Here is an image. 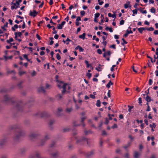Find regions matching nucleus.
Masks as SVG:
<instances>
[{
	"instance_id": "obj_13",
	"label": "nucleus",
	"mask_w": 158,
	"mask_h": 158,
	"mask_svg": "<svg viewBox=\"0 0 158 158\" xmlns=\"http://www.w3.org/2000/svg\"><path fill=\"white\" fill-rule=\"evenodd\" d=\"M37 14V12L35 10H34L33 12L31 11H30V13L29 15L30 16H32L34 17H35Z\"/></svg>"
},
{
	"instance_id": "obj_46",
	"label": "nucleus",
	"mask_w": 158,
	"mask_h": 158,
	"mask_svg": "<svg viewBox=\"0 0 158 158\" xmlns=\"http://www.w3.org/2000/svg\"><path fill=\"white\" fill-rule=\"evenodd\" d=\"M118 127L117 125L116 124H114V125L112 127V128L113 129L116 128Z\"/></svg>"
},
{
	"instance_id": "obj_39",
	"label": "nucleus",
	"mask_w": 158,
	"mask_h": 158,
	"mask_svg": "<svg viewBox=\"0 0 158 158\" xmlns=\"http://www.w3.org/2000/svg\"><path fill=\"white\" fill-rule=\"evenodd\" d=\"M56 58L58 60H59L61 59V57L59 53H57L56 56Z\"/></svg>"
},
{
	"instance_id": "obj_17",
	"label": "nucleus",
	"mask_w": 158,
	"mask_h": 158,
	"mask_svg": "<svg viewBox=\"0 0 158 158\" xmlns=\"http://www.w3.org/2000/svg\"><path fill=\"white\" fill-rule=\"evenodd\" d=\"M75 49L76 50L79 49V51L80 52H83L84 51V49H83L82 47L79 45L77 46V47L75 48Z\"/></svg>"
},
{
	"instance_id": "obj_12",
	"label": "nucleus",
	"mask_w": 158,
	"mask_h": 158,
	"mask_svg": "<svg viewBox=\"0 0 158 158\" xmlns=\"http://www.w3.org/2000/svg\"><path fill=\"white\" fill-rule=\"evenodd\" d=\"M65 23V22L64 21H63L61 24H59L58 26L57 27V28L59 29H62Z\"/></svg>"
},
{
	"instance_id": "obj_50",
	"label": "nucleus",
	"mask_w": 158,
	"mask_h": 158,
	"mask_svg": "<svg viewBox=\"0 0 158 158\" xmlns=\"http://www.w3.org/2000/svg\"><path fill=\"white\" fill-rule=\"evenodd\" d=\"M97 52L99 54H101L102 53V51L100 49H98L97 50Z\"/></svg>"
},
{
	"instance_id": "obj_38",
	"label": "nucleus",
	"mask_w": 158,
	"mask_h": 158,
	"mask_svg": "<svg viewBox=\"0 0 158 158\" xmlns=\"http://www.w3.org/2000/svg\"><path fill=\"white\" fill-rule=\"evenodd\" d=\"M55 121L54 120H51L49 122V124L51 125L54 123Z\"/></svg>"
},
{
	"instance_id": "obj_30",
	"label": "nucleus",
	"mask_w": 158,
	"mask_h": 158,
	"mask_svg": "<svg viewBox=\"0 0 158 158\" xmlns=\"http://www.w3.org/2000/svg\"><path fill=\"white\" fill-rule=\"evenodd\" d=\"M101 65L99 64L98 65V68H96L95 69H96L98 71H102V69L100 67Z\"/></svg>"
},
{
	"instance_id": "obj_25",
	"label": "nucleus",
	"mask_w": 158,
	"mask_h": 158,
	"mask_svg": "<svg viewBox=\"0 0 158 158\" xmlns=\"http://www.w3.org/2000/svg\"><path fill=\"white\" fill-rule=\"evenodd\" d=\"M113 83L112 82L110 81L106 85V86L107 88H109L110 87L111 85H113Z\"/></svg>"
},
{
	"instance_id": "obj_6",
	"label": "nucleus",
	"mask_w": 158,
	"mask_h": 158,
	"mask_svg": "<svg viewBox=\"0 0 158 158\" xmlns=\"http://www.w3.org/2000/svg\"><path fill=\"white\" fill-rule=\"evenodd\" d=\"M15 0H13V2L11 3V4L12 6L11 7V9L12 10H13L14 9H17V8L19 7L18 4L17 3V2H16L15 3H13Z\"/></svg>"
},
{
	"instance_id": "obj_4",
	"label": "nucleus",
	"mask_w": 158,
	"mask_h": 158,
	"mask_svg": "<svg viewBox=\"0 0 158 158\" xmlns=\"http://www.w3.org/2000/svg\"><path fill=\"white\" fill-rule=\"evenodd\" d=\"M86 142L87 144H88V139L86 138H82L77 140V143H81L82 142Z\"/></svg>"
},
{
	"instance_id": "obj_3",
	"label": "nucleus",
	"mask_w": 158,
	"mask_h": 158,
	"mask_svg": "<svg viewBox=\"0 0 158 158\" xmlns=\"http://www.w3.org/2000/svg\"><path fill=\"white\" fill-rule=\"evenodd\" d=\"M50 135L48 134L46 135L44 137L43 139L40 142L41 145H44L45 142L50 139Z\"/></svg>"
},
{
	"instance_id": "obj_23",
	"label": "nucleus",
	"mask_w": 158,
	"mask_h": 158,
	"mask_svg": "<svg viewBox=\"0 0 158 158\" xmlns=\"http://www.w3.org/2000/svg\"><path fill=\"white\" fill-rule=\"evenodd\" d=\"M86 118V117H84L81 118V122L82 123L81 125L83 127H84L85 126V124L83 123V122L85 119Z\"/></svg>"
},
{
	"instance_id": "obj_22",
	"label": "nucleus",
	"mask_w": 158,
	"mask_h": 158,
	"mask_svg": "<svg viewBox=\"0 0 158 158\" xmlns=\"http://www.w3.org/2000/svg\"><path fill=\"white\" fill-rule=\"evenodd\" d=\"M145 99L147 102H150L152 100L151 97L148 95H147Z\"/></svg>"
},
{
	"instance_id": "obj_11",
	"label": "nucleus",
	"mask_w": 158,
	"mask_h": 158,
	"mask_svg": "<svg viewBox=\"0 0 158 158\" xmlns=\"http://www.w3.org/2000/svg\"><path fill=\"white\" fill-rule=\"evenodd\" d=\"M40 153L38 152H36L35 153V155L33 156H32V158H41L40 157Z\"/></svg>"
},
{
	"instance_id": "obj_53",
	"label": "nucleus",
	"mask_w": 158,
	"mask_h": 158,
	"mask_svg": "<svg viewBox=\"0 0 158 158\" xmlns=\"http://www.w3.org/2000/svg\"><path fill=\"white\" fill-rule=\"evenodd\" d=\"M22 35V33L21 32H18L17 33V35L19 37H21Z\"/></svg>"
},
{
	"instance_id": "obj_16",
	"label": "nucleus",
	"mask_w": 158,
	"mask_h": 158,
	"mask_svg": "<svg viewBox=\"0 0 158 158\" xmlns=\"http://www.w3.org/2000/svg\"><path fill=\"white\" fill-rule=\"evenodd\" d=\"M38 91L40 93H44L45 92V90L44 88L42 87H39L38 89Z\"/></svg>"
},
{
	"instance_id": "obj_7",
	"label": "nucleus",
	"mask_w": 158,
	"mask_h": 158,
	"mask_svg": "<svg viewBox=\"0 0 158 158\" xmlns=\"http://www.w3.org/2000/svg\"><path fill=\"white\" fill-rule=\"evenodd\" d=\"M10 100V98L6 94L4 96L3 99L2 101L4 103H7V102Z\"/></svg>"
},
{
	"instance_id": "obj_47",
	"label": "nucleus",
	"mask_w": 158,
	"mask_h": 158,
	"mask_svg": "<svg viewBox=\"0 0 158 158\" xmlns=\"http://www.w3.org/2000/svg\"><path fill=\"white\" fill-rule=\"evenodd\" d=\"M124 20H122L120 21L119 24L120 25H123L124 24Z\"/></svg>"
},
{
	"instance_id": "obj_21",
	"label": "nucleus",
	"mask_w": 158,
	"mask_h": 158,
	"mask_svg": "<svg viewBox=\"0 0 158 158\" xmlns=\"http://www.w3.org/2000/svg\"><path fill=\"white\" fill-rule=\"evenodd\" d=\"M150 127L152 128V131H154L153 128H155L156 127V125L155 123H153V124H150Z\"/></svg>"
},
{
	"instance_id": "obj_31",
	"label": "nucleus",
	"mask_w": 158,
	"mask_h": 158,
	"mask_svg": "<svg viewBox=\"0 0 158 158\" xmlns=\"http://www.w3.org/2000/svg\"><path fill=\"white\" fill-rule=\"evenodd\" d=\"M122 40L123 41V43H121V44L123 46H124V44H127V42L124 39V38H122Z\"/></svg>"
},
{
	"instance_id": "obj_37",
	"label": "nucleus",
	"mask_w": 158,
	"mask_h": 158,
	"mask_svg": "<svg viewBox=\"0 0 158 158\" xmlns=\"http://www.w3.org/2000/svg\"><path fill=\"white\" fill-rule=\"evenodd\" d=\"M19 74L21 76L22 75L26 73V72L24 71H20L19 72Z\"/></svg>"
},
{
	"instance_id": "obj_27",
	"label": "nucleus",
	"mask_w": 158,
	"mask_h": 158,
	"mask_svg": "<svg viewBox=\"0 0 158 158\" xmlns=\"http://www.w3.org/2000/svg\"><path fill=\"white\" fill-rule=\"evenodd\" d=\"M12 57L13 56H10L8 57L6 55L4 56V57L5 58L6 61L8 59H11L12 58Z\"/></svg>"
},
{
	"instance_id": "obj_63",
	"label": "nucleus",
	"mask_w": 158,
	"mask_h": 158,
	"mask_svg": "<svg viewBox=\"0 0 158 158\" xmlns=\"http://www.w3.org/2000/svg\"><path fill=\"white\" fill-rule=\"evenodd\" d=\"M90 97L91 98H93V99L95 98V97L94 95L92 94H91L90 95Z\"/></svg>"
},
{
	"instance_id": "obj_2",
	"label": "nucleus",
	"mask_w": 158,
	"mask_h": 158,
	"mask_svg": "<svg viewBox=\"0 0 158 158\" xmlns=\"http://www.w3.org/2000/svg\"><path fill=\"white\" fill-rule=\"evenodd\" d=\"M58 86L60 88L62 87L63 88V90L62 91V94H64L66 91V88H68V89H70V87L67 84H64L62 81H58L57 84Z\"/></svg>"
},
{
	"instance_id": "obj_64",
	"label": "nucleus",
	"mask_w": 158,
	"mask_h": 158,
	"mask_svg": "<svg viewBox=\"0 0 158 158\" xmlns=\"http://www.w3.org/2000/svg\"><path fill=\"white\" fill-rule=\"evenodd\" d=\"M106 53L107 55H108L109 56H110L111 53V52L110 51H108L106 52Z\"/></svg>"
},
{
	"instance_id": "obj_26",
	"label": "nucleus",
	"mask_w": 158,
	"mask_h": 158,
	"mask_svg": "<svg viewBox=\"0 0 158 158\" xmlns=\"http://www.w3.org/2000/svg\"><path fill=\"white\" fill-rule=\"evenodd\" d=\"M101 103L100 100H98L97 101L96 105L98 107H99L100 106Z\"/></svg>"
},
{
	"instance_id": "obj_58",
	"label": "nucleus",
	"mask_w": 158,
	"mask_h": 158,
	"mask_svg": "<svg viewBox=\"0 0 158 158\" xmlns=\"http://www.w3.org/2000/svg\"><path fill=\"white\" fill-rule=\"evenodd\" d=\"M115 46H116V45L115 44H114L111 45L110 46V48H113L114 49H115V48H116Z\"/></svg>"
},
{
	"instance_id": "obj_44",
	"label": "nucleus",
	"mask_w": 158,
	"mask_h": 158,
	"mask_svg": "<svg viewBox=\"0 0 158 158\" xmlns=\"http://www.w3.org/2000/svg\"><path fill=\"white\" fill-rule=\"evenodd\" d=\"M147 30L149 31H152L154 30V29L152 27H150L149 28H147Z\"/></svg>"
},
{
	"instance_id": "obj_61",
	"label": "nucleus",
	"mask_w": 158,
	"mask_h": 158,
	"mask_svg": "<svg viewBox=\"0 0 158 158\" xmlns=\"http://www.w3.org/2000/svg\"><path fill=\"white\" fill-rule=\"evenodd\" d=\"M156 54L157 55L156 58L158 59V48H157L156 49Z\"/></svg>"
},
{
	"instance_id": "obj_51",
	"label": "nucleus",
	"mask_w": 158,
	"mask_h": 158,
	"mask_svg": "<svg viewBox=\"0 0 158 158\" xmlns=\"http://www.w3.org/2000/svg\"><path fill=\"white\" fill-rule=\"evenodd\" d=\"M132 12L134 14H137V13L138 11L136 9H135L132 10Z\"/></svg>"
},
{
	"instance_id": "obj_41",
	"label": "nucleus",
	"mask_w": 158,
	"mask_h": 158,
	"mask_svg": "<svg viewBox=\"0 0 158 158\" xmlns=\"http://www.w3.org/2000/svg\"><path fill=\"white\" fill-rule=\"evenodd\" d=\"M85 63L87 65L86 66L87 67V68H89L90 65L89 64L88 61L87 60H86L85 61Z\"/></svg>"
},
{
	"instance_id": "obj_57",
	"label": "nucleus",
	"mask_w": 158,
	"mask_h": 158,
	"mask_svg": "<svg viewBox=\"0 0 158 158\" xmlns=\"http://www.w3.org/2000/svg\"><path fill=\"white\" fill-rule=\"evenodd\" d=\"M7 90L5 89H3L1 90V92H6L7 91Z\"/></svg>"
},
{
	"instance_id": "obj_49",
	"label": "nucleus",
	"mask_w": 158,
	"mask_h": 158,
	"mask_svg": "<svg viewBox=\"0 0 158 158\" xmlns=\"http://www.w3.org/2000/svg\"><path fill=\"white\" fill-rule=\"evenodd\" d=\"M85 11L84 10L81 11L80 12L81 15L82 16L84 15L85 14Z\"/></svg>"
},
{
	"instance_id": "obj_56",
	"label": "nucleus",
	"mask_w": 158,
	"mask_h": 158,
	"mask_svg": "<svg viewBox=\"0 0 158 158\" xmlns=\"http://www.w3.org/2000/svg\"><path fill=\"white\" fill-rule=\"evenodd\" d=\"M149 85H152V82H153L152 80V79H150L149 80Z\"/></svg>"
},
{
	"instance_id": "obj_34",
	"label": "nucleus",
	"mask_w": 158,
	"mask_h": 158,
	"mask_svg": "<svg viewBox=\"0 0 158 158\" xmlns=\"http://www.w3.org/2000/svg\"><path fill=\"white\" fill-rule=\"evenodd\" d=\"M37 73L35 70H33L31 73V76L32 77L35 76L36 75Z\"/></svg>"
},
{
	"instance_id": "obj_40",
	"label": "nucleus",
	"mask_w": 158,
	"mask_h": 158,
	"mask_svg": "<svg viewBox=\"0 0 158 158\" xmlns=\"http://www.w3.org/2000/svg\"><path fill=\"white\" fill-rule=\"evenodd\" d=\"M100 15V14L99 13H96L94 15V18H98Z\"/></svg>"
},
{
	"instance_id": "obj_35",
	"label": "nucleus",
	"mask_w": 158,
	"mask_h": 158,
	"mask_svg": "<svg viewBox=\"0 0 158 158\" xmlns=\"http://www.w3.org/2000/svg\"><path fill=\"white\" fill-rule=\"evenodd\" d=\"M13 39L12 38H10L9 40H7L6 41L7 43H10V42H12L13 41Z\"/></svg>"
},
{
	"instance_id": "obj_52",
	"label": "nucleus",
	"mask_w": 158,
	"mask_h": 158,
	"mask_svg": "<svg viewBox=\"0 0 158 158\" xmlns=\"http://www.w3.org/2000/svg\"><path fill=\"white\" fill-rule=\"evenodd\" d=\"M98 4L100 5H102V4L103 3V1H101L100 2V0H98Z\"/></svg>"
},
{
	"instance_id": "obj_15",
	"label": "nucleus",
	"mask_w": 158,
	"mask_h": 158,
	"mask_svg": "<svg viewBox=\"0 0 158 158\" xmlns=\"http://www.w3.org/2000/svg\"><path fill=\"white\" fill-rule=\"evenodd\" d=\"M140 155V154L139 153L136 151L134 152V158H139Z\"/></svg>"
},
{
	"instance_id": "obj_54",
	"label": "nucleus",
	"mask_w": 158,
	"mask_h": 158,
	"mask_svg": "<svg viewBox=\"0 0 158 158\" xmlns=\"http://www.w3.org/2000/svg\"><path fill=\"white\" fill-rule=\"evenodd\" d=\"M81 18L80 17L78 16L77 19H76V22L79 21H81Z\"/></svg>"
},
{
	"instance_id": "obj_33",
	"label": "nucleus",
	"mask_w": 158,
	"mask_h": 158,
	"mask_svg": "<svg viewBox=\"0 0 158 158\" xmlns=\"http://www.w3.org/2000/svg\"><path fill=\"white\" fill-rule=\"evenodd\" d=\"M128 107H129L128 109V111L129 112H131V109H132L134 107L133 106H128Z\"/></svg>"
},
{
	"instance_id": "obj_36",
	"label": "nucleus",
	"mask_w": 158,
	"mask_h": 158,
	"mask_svg": "<svg viewBox=\"0 0 158 158\" xmlns=\"http://www.w3.org/2000/svg\"><path fill=\"white\" fill-rule=\"evenodd\" d=\"M7 73L8 74H10L12 73H15V72L14 70H10V71H8L7 72Z\"/></svg>"
},
{
	"instance_id": "obj_55",
	"label": "nucleus",
	"mask_w": 158,
	"mask_h": 158,
	"mask_svg": "<svg viewBox=\"0 0 158 158\" xmlns=\"http://www.w3.org/2000/svg\"><path fill=\"white\" fill-rule=\"evenodd\" d=\"M140 11L143 14H146L147 13V11L146 10H141Z\"/></svg>"
},
{
	"instance_id": "obj_5",
	"label": "nucleus",
	"mask_w": 158,
	"mask_h": 158,
	"mask_svg": "<svg viewBox=\"0 0 158 158\" xmlns=\"http://www.w3.org/2000/svg\"><path fill=\"white\" fill-rule=\"evenodd\" d=\"M7 142V138H5L0 140V147L5 146Z\"/></svg>"
},
{
	"instance_id": "obj_42",
	"label": "nucleus",
	"mask_w": 158,
	"mask_h": 158,
	"mask_svg": "<svg viewBox=\"0 0 158 158\" xmlns=\"http://www.w3.org/2000/svg\"><path fill=\"white\" fill-rule=\"evenodd\" d=\"M86 76L88 77L89 78H90L92 76V74L89 73H88L86 74Z\"/></svg>"
},
{
	"instance_id": "obj_14",
	"label": "nucleus",
	"mask_w": 158,
	"mask_h": 158,
	"mask_svg": "<svg viewBox=\"0 0 158 158\" xmlns=\"http://www.w3.org/2000/svg\"><path fill=\"white\" fill-rule=\"evenodd\" d=\"M94 152L93 151H92L89 152L87 153L86 156L88 157H90L94 155Z\"/></svg>"
},
{
	"instance_id": "obj_19",
	"label": "nucleus",
	"mask_w": 158,
	"mask_h": 158,
	"mask_svg": "<svg viewBox=\"0 0 158 158\" xmlns=\"http://www.w3.org/2000/svg\"><path fill=\"white\" fill-rule=\"evenodd\" d=\"M56 98L58 100H60L62 98V95L60 94H58L56 95Z\"/></svg>"
},
{
	"instance_id": "obj_24",
	"label": "nucleus",
	"mask_w": 158,
	"mask_h": 158,
	"mask_svg": "<svg viewBox=\"0 0 158 158\" xmlns=\"http://www.w3.org/2000/svg\"><path fill=\"white\" fill-rule=\"evenodd\" d=\"M85 34L83 33L82 35H80L79 36V38L84 40L85 39Z\"/></svg>"
},
{
	"instance_id": "obj_8",
	"label": "nucleus",
	"mask_w": 158,
	"mask_h": 158,
	"mask_svg": "<svg viewBox=\"0 0 158 158\" xmlns=\"http://www.w3.org/2000/svg\"><path fill=\"white\" fill-rule=\"evenodd\" d=\"M59 153L57 152H53L51 154V156L52 158H56L58 156Z\"/></svg>"
},
{
	"instance_id": "obj_9",
	"label": "nucleus",
	"mask_w": 158,
	"mask_h": 158,
	"mask_svg": "<svg viewBox=\"0 0 158 158\" xmlns=\"http://www.w3.org/2000/svg\"><path fill=\"white\" fill-rule=\"evenodd\" d=\"M129 28L130 29V30L129 31L128 29L126 30V33L123 35L124 37H126L129 34L133 33L132 31L131 30V28L130 27H129Z\"/></svg>"
},
{
	"instance_id": "obj_48",
	"label": "nucleus",
	"mask_w": 158,
	"mask_h": 158,
	"mask_svg": "<svg viewBox=\"0 0 158 158\" xmlns=\"http://www.w3.org/2000/svg\"><path fill=\"white\" fill-rule=\"evenodd\" d=\"M129 154L127 153L125 154L124 157L125 158H129Z\"/></svg>"
},
{
	"instance_id": "obj_45",
	"label": "nucleus",
	"mask_w": 158,
	"mask_h": 158,
	"mask_svg": "<svg viewBox=\"0 0 158 158\" xmlns=\"http://www.w3.org/2000/svg\"><path fill=\"white\" fill-rule=\"evenodd\" d=\"M53 31L52 32L53 34H56L57 33V31H56L55 30V27L53 28Z\"/></svg>"
},
{
	"instance_id": "obj_1",
	"label": "nucleus",
	"mask_w": 158,
	"mask_h": 158,
	"mask_svg": "<svg viewBox=\"0 0 158 158\" xmlns=\"http://www.w3.org/2000/svg\"><path fill=\"white\" fill-rule=\"evenodd\" d=\"M25 134V132L22 130H19L16 134L13 137V139L15 142L19 140L20 139L24 136Z\"/></svg>"
},
{
	"instance_id": "obj_10",
	"label": "nucleus",
	"mask_w": 158,
	"mask_h": 158,
	"mask_svg": "<svg viewBox=\"0 0 158 158\" xmlns=\"http://www.w3.org/2000/svg\"><path fill=\"white\" fill-rule=\"evenodd\" d=\"M38 136V134L35 133H31L29 135L30 139L32 140Z\"/></svg>"
},
{
	"instance_id": "obj_43",
	"label": "nucleus",
	"mask_w": 158,
	"mask_h": 158,
	"mask_svg": "<svg viewBox=\"0 0 158 158\" xmlns=\"http://www.w3.org/2000/svg\"><path fill=\"white\" fill-rule=\"evenodd\" d=\"M23 83L22 81L20 82L18 85V86L19 88H21L22 87V84Z\"/></svg>"
},
{
	"instance_id": "obj_62",
	"label": "nucleus",
	"mask_w": 158,
	"mask_h": 158,
	"mask_svg": "<svg viewBox=\"0 0 158 158\" xmlns=\"http://www.w3.org/2000/svg\"><path fill=\"white\" fill-rule=\"evenodd\" d=\"M130 143H129L127 145H126L124 146L123 147V148H125V149H126L127 148H128L129 146L130 145Z\"/></svg>"
},
{
	"instance_id": "obj_32",
	"label": "nucleus",
	"mask_w": 158,
	"mask_h": 158,
	"mask_svg": "<svg viewBox=\"0 0 158 158\" xmlns=\"http://www.w3.org/2000/svg\"><path fill=\"white\" fill-rule=\"evenodd\" d=\"M150 11L153 13H155L156 12V10L154 7H152L150 10Z\"/></svg>"
},
{
	"instance_id": "obj_28",
	"label": "nucleus",
	"mask_w": 158,
	"mask_h": 158,
	"mask_svg": "<svg viewBox=\"0 0 158 158\" xmlns=\"http://www.w3.org/2000/svg\"><path fill=\"white\" fill-rule=\"evenodd\" d=\"M138 30L140 33H142L143 31L144 30V28L140 27V28H138Z\"/></svg>"
},
{
	"instance_id": "obj_20",
	"label": "nucleus",
	"mask_w": 158,
	"mask_h": 158,
	"mask_svg": "<svg viewBox=\"0 0 158 158\" xmlns=\"http://www.w3.org/2000/svg\"><path fill=\"white\" fill-rule=\"evenodd\" d=\"M129 6H130V2H127L124 5V7L125 8H127Z\"/></svg>"
},
{
	"instance_id": "obj_59",
	"label": "nucleus",
	"mask_w": 158,
	"mask_h": 158,
	"mask_svg": "<svg viewBox=\"0 0 158 158\" xmlns=\"http://www.w3.org/2000/svg\"><path fill=\"white\" fill-rule=\"evenodd\" d=\"M110 90H109L108 91V93H107V96L108 97L110 98Z\"/></svg>"
},
{
	"instance_id": "obj_60",
	"label": "nucleus",
	"mask_w": 158,
	"mask_h": 158,
	"mask_svg": "<svg viewBox=\"0 0 158 158\" xmlns=\"http://www.w3.org/2000/svg\"><path fill=\"white\" fill-rule=\"evenodd\" d=\"M139 104H140L142 103V98H139Z\"/></svg>"
},
{
	"instance_id": "obj_18",
	"label": "nucleus",
	"mask_w": 158,
	"mask_h": 158,
	"mask_svg": "<svg viewBox=\"0 0 158 158\" xmlns=\"http://www.w3.org/2000/svg\"><path fill=\"white\" fill-rule=\"evenodd\" d=\"M73 110V108L71 107H67L66 109V112L68 113H70Z\"/></svg>"
},
{
	"instance_id": "obj_29",
	"label": "nucleus",
	"mask_w": 158,
	"mask_h": 158,
	"mask_svg": "<svg viewBox=\"0 0 158 158\" xmlns=\"http://www.w3.org/2000/svg\"><path fill=\"white\" fill-rule=\"evenodd\" d=\"M8 24V23H6L2 27V28L4 30V31H6V29L5 28V27H7Z\"/></svg>"
}]
</instances>
